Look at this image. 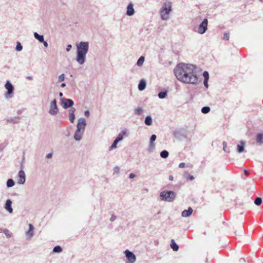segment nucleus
Listing matches in <instances>:
<instances>
[{"label":"nucleus","mask_w":263,"mask_h":263,"mask_svg":"<svg viewBox=\"0 0 263 263\" xmlns=\"http://www.w3.org/2000/svg\"><path fill=\"white\" fill-rule=\"evenodd\" d=\"M196 67H175L174 73L180 82L188 84L196 85L198 82Z\"/></svg>","instance_id":"obj_1"},{"label":"nucleus","mask_w":263,"mask_h":263,"mask_svg":"<svg viewBox=\"0 0 263 263\" xmlns=\"http://www.w3.org/2000/svg\"><path fill=\"white\" fill-rule=\"evenodd\" d=\"M77 58L76 61L80 65L84 63L86 55L88 52L89 49V43L88 42H80L79 44H77Z\"/></svg>","instance_id":"obj_2"},{"label":"nucleus","mask_w":263,"mask_h":263,"mask_svg":"<svg viewBox=\"0 0 263 263\" xmlns=\"http://www.w3.org/2000/svg\"><path fill=\"white\" fill-rule=\"evenodd\" d=\"M173 11V4L171 2L166 1L161 5L159 13L160 18L163 21H168Z\"/></svg>","instance_id":"obj_3"},{"label":"nucleus","mask_w":263,"mask_h":263,"mask_svg":"<svg viewBox=\"0 0 263 263\" xmlns=\"http://www.w3.org/2000/svg\"><path fill=\"white\" fill-rule=\"evenodd\" d=\"M176 196V193L171 191H163L160 194V198L161 200L167 202H173Z\"/></svg>","instance_id":"obj_4"},{"label":"nucleus","mask_w":263,"mask_h":263,"mask_svg":"<svg viewBox=\"0 0 263 263\" xmlns=\"http://www.w3.org/2000/svg\"><path fill=\"white\" fill-rule=\"evenodd\" d=\"M208 20L206 18L204 19L199 24L197 32L200 34L204 33L208 29Z\"/></svg>","instance_id":"obj_5"},{"label":"nucleus","mask_w":263,"mask_h":263,"mask_svg":"<svg viewBox=\"0 0 263 263\" xmlns=\"http://www.w3.org/2000/svg\"><path fill=\"white\" fill-rule=\"evenodd\" d=\"M86 125V120L83 118H80L78 120L77 130L84 132Z\"/></svg>","instance_id":"obj_6"},{"label":"nucleus","mask_w":263,"mask_h":263,"mask_svg":"<svg viewBox=\"0 0 263 263\" xmlns=\"http://www.w3.org/2000/svg\"><path fill=\"white\" fill-rule=\"evenodd\" d=\"M124 253L128 262L134 263L136 261V257L132 252L128 250H126Z\"/></svg>","instance_id":"obj_7"},{"label":"nucleus","mask_w":263,"mask_h":263,"mask_svg":"<svg viewBox=\"0 0 263 263\" xmlns=\"http://www.w3.org/2000/svg\"><path fill=\"white\" fill-rule=\"evenodd\" d=\"M58 112V108L57 105V100L54 99L50 104L49 113L51 115H56Z\"/></svg>","instance_id":"obj_8"},{"label":"nucleus","mask_w":263,"mask_h":263,"mask_svg":"<svg viewBox=\"0 0 263 263\" xmlns=\"http://www.w3.org/2000/svg\"><path fill=\"white\" fill-rule=\"evenodd\" d=\"M74 104L73 101L69 99L63 98L62 99V105L64 109L71 107Z\"/></svg>","instance_id":"obj_9"},{"label":"nucleus","mask_w":263,"mask_h":263,"mask_svg":"<svg viewBox=\"0 0 263 263\" xmlns=\"http://www.w3.org/2000/svg\"><path fill=\"white\" fill-rule=\"evenodd\" d=\"M5 87L6 89L7 90V92L5 95V97L7 99H9L10 97H9V95H11L13 93L14 90V87L12 84L8 81H7Z\"/></svg>","instance_id":"obj_10"},{"label":"nucleus","mask_w":263,"mask_h":263,"mask_svg":"<svg viewBox=\"0 0 263 263\" xmlns=\"http://www.w3.org/2000/svg\"><path fill=\"white\" fill-rule=\"evenodd\" d=\"M25 181L26 176L25 172L23 170H21L18 174L17 183L19 184H24Z\"/></svg>","instance_id":"obj_11"},{"label":"nucleus","mask_w":263,"mask_h":263,"mask_svg":"<svg viewBox=\"0 0 263 263\" xmlns=\"http://www.w3.org/2000/svg\"><path fill=\"white\" fill-rule=\"evenodd\" d=\"M27 239L30 240L34 235V227L32 224H29V230L26 232Z\"/></svg>","instance_id":"obj_12"},{"label":"nucleus","mask_w":263,"mask_h":263,"mask_svg":"<svg viewBox=\"0 0 263 263\" xmlns=\"http://www.w3.org/2000/svg\"><path fill=\"white\" fill-rule=\"evenodd\" d=\"M135 12V11L134 8L133 4L132 3H129L127 7L126 14L128 16H132L134 14Z\"/></svg>","instance_id":"obj_13"},{"label":"nucleus","mask_w":263,"mask_h":263,"mask_svg":"<svg viewBox=\"0 0 263 263\" xmlns=\"http://www.w3.org/2000/svg\"><path fill=\"white\" fill-rule=\"evenodd\" d=\"M245 144L246 142L244 141H241L239 142V144L237 145L236 151L238 153H241L243 152Z\"/></svg>","instance_id":"obj_14"},{"label":"nucleus","mask_w":263,"mask_h":263,"mask_svg":"<svg viewBox=\"0 0 263 263\" xmlns=\"http://www.w3.org/2000/svg\"><path fill=\"white\" fill-rule=\"evenodd\" d=\"M5 210L9 213H12L13 209L12 208V201L10 199H7L5 205Z\"/></svg>","instance_id":"obj_15"},{"label":"nucleus","mask_w":263,"mask_h":263,"mask_svg":"<svg viewBox=\"0 0 263 263\" xmlns=\"http://www.w3.org/2000/svg\"><path fill=\"white\" fill-rule=\"evenodd\" d=\"M256 141L258 145L263 144V132L258 134L256 136Z\"/></svg>","instance_id":"obj_16"},{"label":"nucleus","mask_w":263,"mask_h":263,"mask_svg":"<svg viewBox=\"0 0 263 263\" xmlns=\"http://www.w3.org/2000/svg\"><path fill=\"white\" fill-rule=\"evenodd\" d=\"M193 209L192 208L189 207L187 210L183 211L181 213V216L183 217H188L191 215L193 213Z\"/></svg>","instance_id":"obj_17"},{"label":"nucleus","mask_w":263,"mask_h":263,"mask_svg":"<svg viewBox=\"0 0 263 263\" xmlns=\"http://www.w3.org/2000/svg\"><path fill=\"white\" fill-rule=\"evenodd\" d=\"M84 132L82 131H79L78 130H76L74 135V139L76 141H80L82 138V136L83 135Z\"/></svg>","instance_id":"obj_18"},{"label":"nucleus","mask_w":263,"mask_h":263,"mask_svg":"<svg viewBox=\"0 0 263 263\" xmlns=\"http://www.w3.org/2000/svg\"><path fill=\"white\" fill-rule=\"evenodd\" d=\"M146 81L144 79L141 80L138 84V89L140 91H142V90H144L146 88Z\"/></svg>","instance_id":"obj_19"},{"label":"nucleus","mask_w":263,"mask_h":263,"mask_svg":"<svg viewBox=\"0 0 263 263\" xmlns=\"http://www.w3.org/2000/svg\"><path fill=\"white\" fill-rule=\"evenodd\" d=\"M144 112V109L141 107H138L134 109V113L135 115L141 116Z\"/></svg>","instance_id":"obj_20"},{"label":"nucleus","mask_w":263,"mask_h":263,"mask_svg":"<svg viewBox=\"0 0 263 263\" xmlns=\"http://www.w3.org/2000/svg\"><path fill=\"white\" fill-rule=\"evenodd\" d=\"M184 131L181 129H177L174 131V135L178 139H181V136L184 135Z\"/></svg>","instance_id":"obj_21"},{"label":"nucleus","mask_w":263,"mask_h":263,"mask_svg":"<svg viewBox=\"0 0 263 263\" xmlns=\"http://www.w3.org/2000/svg\"><path fill=\"white\" fill-rule=\"evenodd\" d=\"M126 132L125 130H122L118 135L117 137L116 138V140L118 141H121L124 136H126Z\"/></svg>","instance_id":"obj_22"},{"label":"nucleus","mask_w":263,"mask_h":263,"mask_svg":"<svg viewBox=\"0 0 263 263\" xmlns=\"http://www.w3.org/2000/svg\"><path fill=\"white\" fill-rule=\"evenodd\" d=\"M0 232H3L7 238H10L12 236V233L7 229H0Z\"/></svg>","instance_id":"obj_23"},{"label":"nucleus","mask_w":263,"mask_h":263,"mask_svg":"<svg viewBox=\"0 0 263 263\" xmlns=\"http://www.w3.org/2000/svg\"><path fill=\"white\" fill-rule=\"evenodd\" d=\"M152 118L151 116H147L145 117L144 120V123L148 126H150L152 124Z\"/></svg>","instance_id":"obj_24"},{"label":"nucleus","mask_w":263,"mask_h":263,"mask_svg":"<svg viewBox=\"0 0 263 263\" xmlns=\"http://www.w3.org/2000/svg\"><path fill=\"white\" fill-rule=\"evenodd\" d=\"M33 35L35 39L37 40L40 42H44V39L43 35H40L37 32H34Z\"/></svg>","instance_id":"obj_25"},{"label":"nucleus","mask_w":263,"mask_h":263,"mask_svg":"<svg viewBox=\"0 0 263 263\" xmlns=\"http://www.w3.org/2000/svg\"><path fill=\"white\" fill-rule=\"evenodd\" d=\"M171 247L174 251H177L179 250L178 246L176 244L173 239L171 240Z\"/></svg>","instance_id":"obj_26"},{"label":"nucleus","mask_w":263,"mask_h":263,"mask_svg":"<svg viewBox=\"0 0 263 263\" xmlns=\"http://www.w3.org/2000/svg\"><path fill=\"white\" fill-rule=\"evenodd\" d=\"M167 91L166 90L160 91L159 92L158 96L160 99H164L166 97Z\"/></svg>","instance_id":"obj_27"},{"label":"nucleus","mask_w":263,"mask_h":263,"mask_svg":"<svg viewBox=\"0 0 263 263\" xmlns=\"http://www.w3.org/2000/svg\"><path fill=\"white\" fill-rule=\"evenodd\" d=\"M7 121L9 123H13L14 124L18 123L19 122V119L18 118H8L7 119Z\"/></svg>","instance_id":"obj_28"},{"label":"nucleus","mask_w":263,"mask_h":263,"mask_svg":"<svg viewBox=\"0 0 263 263\" xmlns=\"http://www.w3.org/2000/svg\"><path fill=\"white\" fill-rule=\"evenodd\" d=\"M183 177L184 178L188 179L190 181L193 180L195 178L193 175H190L187 172H185L183 174Z\"/></svg>","instance_id":"obj_29"},{"label":"nucleus","mask_w":263,"mask_h":263,"mask_svg":"<svg viewBox=\"0 0 263 263\" xmlns=\"http://www.w3.org/2000/svg\"><path fill=\"white\" fill-rule=\"evenodd\" d=\"M145 60V58L143 56H141L139 58V59L138 60L137 62V66H141L144 63Z\"/></svg>","instance_id":"obj_30"},{"label":"nucleus","mask_w":263,"mask_h":263,"mask_svg":"<svg viewBox=\"0 0 263 263\" xmlns=\"http://www.w3.org/2000/svg\"><path fill=\"white\" fill-rule=\"evenodd\" d=\"M168 155H169L168 152L166 150L162 151L160 154L161 157L162 158H167L168 156Z\"/></svg>","instance_id":"obj_31"},{"label":"nucleus","mask_w":263,"mask_h":263,"mask_svg":"<svg viewBox=\"0 0 263 263\" xmlns=\"http://www.w3.org/2000/svg\"><path fill=\"white\" fill-rule=\"evenodd\" d=\"M14 181L12 179H9L7 181V186L8 187H11L14 185Z\"/></svg>","instance_id":"obj_32"},{"label":"nucleus","mask_w":263,"mask_h":263,"mask_svg":"<svg viewBox=\"0 0 263 263\" xmlns=\"http://www.w3.org/2000/svg\"><path fill=\"white\" fill-rule=\"evenodd\" d=\"M62 251V248L59 246H57L54 247L53 252L54 253H61Z\"/></svg>","instance_id":"obj_33"},{"label":"nucleus","mask_w":263,"mask_h":263,"mask_svg":"<svg viewBox=\"0 0 263 263\" xmlns=\"http://www.w3.org/2000/svg\"><path fill=\"white\" fill-rule=\"evenodd\" d=\"M118 142H119L115 139L114 140L112 144L111 145V146L109 147V151H111L113 150L114 149H115L116 148H117V144H118Z\"/></svg>","instance_id":"obj_34"},{"label":"nucleus","mask_w":263,"mask_h":263,"mask_svg":"<svg viewBox=\"0 0 263 263\" xmlns=\"http://www.w3.org/2000/svg\"><path fill=\"white\" fill-rule=\"evenodd\" d=\"M262 199L260 197H257L254 200V203L256 205H260L262 203Z\"/></svg>","instance_id":"obj_35"},{"label":"nucleus","mask_w":263,"mask_h":263,"mask_svg":"<svg viewBox=\"0 0 263 263\" xmlns=\"http://www.w3.org/2000/svg\"><path fill=\"white\" fill-rule=\"evenodd\" d=\"M210 111V108L208 106L203 107L201 109V112L203 114H207Z\"/></svg>","instance_id":"obj_36"},{"label":"nucleus","mask_w":263,"mask_h":263,"mask_svg":"<svg viewBox=\"0 0 263 263\" xmlns=\"http://www.w3.org/2000/svg\"><path fill=\"white\" fill-rule=\"evenodd\" d=\"M155 146V145L154 143H150L149 142L148 148L147 149L148 152L149 153L152 152L153 151V149H154Z\"/></svg>","instance_id":"obj_37"},{"label":"nucleus","mask_w":263,"mask_h":263,"mask_svg":"<svg viewBox=\"0 0 263 263\" xmlns=\"http://www.w3.org/2000/svg\"><path fill=\"white\" fill-rule=\"evenodd\" d=\"M22 49H23V47H22L21 44L19 42H17L16 43L15 50L17 51H21L22 50Z\"/></svg>","instance_id":"obj_38"},{"label":"nucleus","mask_w":263,"mask_h":263,"mask_svg":"<svg viewBox=\"0 0 263 263\" xmlns=\"http://www.w3.org/2000/svg\"><path fill=\"white\" fill-rule=\"evenodd\" d=\"M203 77L204 78V80H208L209 78V75L208 71H204L203 73Z\"/></svg>","instance_id":"obj_39"},{"label":"nucleus","mask_w":263,"mask_h":263,"mask_svg":"<svg viewBox=\"0 0 263 263\" xmlns=\"http://www.w3.org/2000/svg\"><path fill=\"white\" fill-rule=\"evenodd\" d=\"M156 138H157V136L156 135H152L150 138V141H149V142L150 143H154V141L156 140Z\"/></svg>","instance_id":"obj_40"},{"label":"nucleus","mask_w":263,"mask_h":263,"mask_svg":"<svg viewBox=\"0 0 263 263\" xmlns=\"http://www.w3.org/2000/svg\"><path fill=\"white\" fill-rule=\"evenodd\" d=\"M64 79H65V75L64 73H62L59 76V78H58L59 82L63 81L64 80Z\"/></svg>","instance_id":"obj_41"},{"label":"nucleus","mask_w":263,"mask_h":263,"mask_svg":"<svg viewBox=\"0 0 263 263\" xmlns=\"http://www.w3.org/2000/svg\"><path fill=\"white\" fill-rule=\"evenodd\" d=\"M69 120L71 123H73L75 119V115H69Z\"/></svg>","instance_id":"obj_42"},{"label":"nucleus","mask_w":263,"mask_h":263,"mask_svg":"<svg viewBox=\"0 0 263 263\" xmlns=\"http://www.w3.org/2000/svg\"><path fill=\"white\" fill-rule=\"evenodd\" d=\"M223 150L226 152L228 153L229 152L227 150V143L226 142H223Z\"/></svg>","instance_id":"obj_43"},{"label":"nucleus","mask_w":263,"mask_h":263,"mask_svg":"<svg viewBox=\"0 0 263 263\" xmlns=\"http://www.w3.org/2000/svg\"><path fill=\"white\" fill-rule=\"evenodd\" d=\"M114 172L115 173L118 174L120 172V167L118 166H115L114 168Z\"/></svg>","instance_id":"obj_44"},{"label":"nucleus","mask_w":263,"mask_h":263,"mask_svg":"<svg viewBox=\"0 0 263 263\" xmlns=\"http://www.w3.org/2000/svg\"><path fill=\"white\" fill-rule=\"evenodd\" d=\"M76 111V109L74 108H71L69 110V115H74V112Z\"/></svg>","instance_id":"obj_45"},{"label":"nucleus","mask_w":263,"mask_h":263,"mask_svg":"<svg viewBox=\"0 0 263 263\" xmlns=\"http://www.w3.org/2000/svg\"><path fill=\"white\" fill-rule=\"evenodd\" d=\"M223 39L225 40H229V34L228 33H224L223 35Z\"/></svg>","instance_id":"obj_46"},{"label":"nucleus","mask_w":263,"mask_h":263,"mask_svg":"<svg viewBox=\"0 0 263 263\" xmlns=\"http://www.w3.org/2000/svg\"><path fill=\"white\" fill-rule=\"evenodd\" d=\"M116 219V216L114 215H112L110 218V221L112 222V221H115Z\"/></svg>","instance_id":"obj_47"},{"label":"nucleus","mask_w":263,"mask_h":263,"mask_svg":"<svg viewBox=\"0 0 263 263\" xmlns=\"http://www.w3.org/2000/svg\"><path fill=\"white\" fill-rule=\"evenodd\" d=\"M208 80H204L203 84L206 88H208Z\"/></svg>","instance_id":"obj_48"},{"label":"nucleus","mask_w":263,"mask_h":263,"mask_svg":"<svg viewBox=\"0 0 263 263\" xmlns=\"http://www.w3.org/2000/svg\"><path fill=\"white\" fill-rule=\"evenodd\" d=\"M185 163L184 162L180 163L179 164V167L180 168H183L185 166Z\"/></svg>","instance_id":"obj_49"},{"label":"nucleus","mask_w":263,"mask_h":263,"mask_svg":"<svg viewBox=\"0 0 263 263\" xmlns=\"http://www.w3.org/2000/svg\"><path fill=\"white\" fill-rule=\"evenodd\" d=\"M71 47H72L71 45L70 44L67 45V48H66V51L67 52L69 51L71 48Z\"/></svg>","instance_id":"obj_50"},{"label":"nucleus","mask_w":263,"mask_h":263,"mask_svg":"<svg viewBox=\"0 0 263 263\" xmlns=\"http://www.w3.org/2000/svg\"><path fill=\"white\" fill-rule=\"evenodd\" d=\"M52 154L49 153L46 155V157L48 159H49V158H51L52 157Z\"/></svg>","instance_id":"obj_51"},{"label":"nucleus","mask_w":263,"mask_h":263,"mask_svg":"<svg viewBox=\"0 0 263 263\" xmlns=\"http://www.w3.org/2000/svg\"><path fill=\"white\" fill-rule=\"evenodd\" d=\"M135 176H136V175H135L134 174H133V173H130V174H129V178H130V179H133V178H135Z\"/></svg>","instance_id":"obj_52"},{"label":"nucleus","mask_w":263,"mask_h":263,"mask_svg":"<svg viewBox=\"0 0 263 263\" xmlns=\"http://www.w3.org/2000/svg\"><path fill=\"white\" fill-rule=\"evenodd\" d=\"M89 114H90V113H89V110H86V111H85V112H84V115H85V116L86 117H89Z\"/></svg>","instance_id":"obj_53"},{"label":"nucleus","mask_w":263,"mask_h":263,"mask_svg":"<svg viewBox=\"0 0 263 263\" xmlns=\"http://www.w3.org/2000/svg\"><path fill=\"white\" fill-rule=\"evenodd\" d=\"M41 43H43V45L45 47H48V43L46 41H45L44 40V42H42Z\"/></svg>","instance_id":"obj_54"},{"label":"nucleus","mask_w":263,"mask_h":263,"mask_svg":"<svg viewBox=\"0 0 263 263\" xmlns=\"http://www.w3.org/2000/svg\"><path fill=\"white\" fill-rule=\"evenodd\" d=\"M177 66H188L187 64H184V63H179Z\"/></svg>","instance_id":"obj_55"},{"label":"nucleus","mask_w":263,"mask_h":263,"mask_svg":"<svg viewBox=\"0 0 263 263\" xmlns=\"http://www.w3.org/2000/svg\"><path fill=\"white\" fill-rule=\"evenodd\" d=\"M27 78L30 80H32V77L31 76H28L27 77Z\"/></svg>","instance_id":"obj_56"},{"label":"nucleus","mask_w":263,"mask_h":263,"mask_svg":"<svg viewBox=\"0 0 263 263\" xmlns=\"http://www.w3.org/2000/svg\"><path fill=\"white\" fill-rule=\"evenodd\" d=\"M169 179H170V180H173V176H172V175L170 176H169Z\"/></svg>","instance_id":"obj_57"},{"label":"nucleus","mask_w":263,"mask_h":263,"mask_svg":"<svg viewBox=\"0 0 263 263\" xmlns=\"http://www.w3.org/2000/svg\"><path fill=\"white\" fill-rule=\"evenodd\" d=\"M65 86H66L65 83H62V84H61V87H64Z\"/></svg>","instance_id":"obj_58"},{"label":"nucleus","mask_w":263,"mask_h":263,"mask_svg":"<svg viewBox=\"0 0 263 263\" xmlns=\"http://www.w3.org/2000/svg\"><path fill=\"white\" fill-rule=\"evenodd\" d=\"M63 96V94L62 92H60L59 93V97H62Z\"/></svg>","instance_id":"obj_59"},{"label":"nucleus","mask_w":263,"mask_h":263,"mask_svg":"<svg viewBox=\"0 0 263 263\" xmlns=\"http://www.w3.org/2000/svg\"><path fill=\"white\" fill-rule=\"evenodd\" d=\"M244 173H245V174L246 175H248V172H247V171L245 170Z\"/></svg>","instance_id":"obj_60"}]
</instances>
